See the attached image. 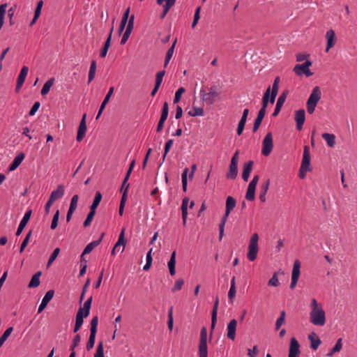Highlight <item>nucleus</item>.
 <instances>
[{
  "instance_id": "nucleus-27",
  "label": "nucleus",
  "mask_w": 357,
  "mask_h": 357,
  "mask_svg": "<svg viewBox=\"0 0 357 357\" xmlns=\"http://www.w3.org/2000/svg\"><path fill=\"white\" fill-rule=\"evenodd\" d=\"M258 245H248V258L250 261H254L257 258V252H258Z\"/></svg>"
},
{
  "instance_id": "nucleus-47",
  "label": "nucleus",
  "mask_w": 357,
  "mask_h": 357,
  "mask_svg": "<svg viewBox=\"0 0 357 357\" xmlns=\"http://www.w3.org/2000/svg\"><path fill=\"white\" fill-rule=\"evenodd\" d=\"M173 144H174V140L172 139H169L165 143V149H164V154L162 156V162H164V161L165 160L166 156H167L168 152L169 151L170 149L172 148Z\"/></svg>"
},
{
  "instance_id": "nucleus-57",
  "label": "nucleus",
  "mask_w": 357,
  "mask_h": 357,
  "mask_svg": "<svg viewBox=\"0 0 357 357\" xmlns=\"http://www.w3.org/2000/svg\"><path fill=\"white\" fill-rule=\"evenodd\" d=\"M176 1V0H157L156 2L158 5L172 8L175 4Z\"/></svg>"
},
{
  "instance_id": "nucleus-24",
  "label": "nucleus",
  "mask_w": 357,
  "mask_h": 357,
  "mask_svg": "<svg viewBox=\"0 0 357 357\" xmlns=\"http://www.w3.org/2000/svg\"><path fill=\"white\" fill-rule=\"evenodd\" d=\"M253 161L250 160L245 163L243 165V170L242 173V178L244 181H248L250 177V172L252 169Z\"/></svg>"
},
{
  "instance_id": "nucleus-22",
  "label": "nucleus",
  "mask_w": 357,
  "mask_h": 357,
  "mask_svg": "<svg viewBox=\"0 0 357 357\" xmlns=\"http://www.w3.org/2000/svg\"><path fill=\"white\" fill-rule=\"evenodd\" d=\"M64 187L63 185H59L56 190L52 192L50 199L52 202H54L60 198H61L64 195Z\"/></svg>"
},
{
  "instance_id": "nucleus-38",
  "label": "nucleus",
  "mask_w": 357,
  "mask_h": 357,
  "mask_svg": "<svg viewBox=\"0 0 357 357\" xmlns=\"http://www.w3.org/2000/svg\"><path fill=\"white\" fill-rule=\"evenodd\" d=\"M92 303V296L89 298L84 303L83 307H80L79 309H82L83 312L84 313V317H87L90 313V309Z\"/></svg>"
},
{
  "instance_id": "nucleus-23",
  "label": "nucleus",
  "mask_w": 357,
  "mask_h": 357,
  "mask_svg": "<svg viewBox=\"0 0 357 357\" xmlns=\"http://www.w3.org/2000/svg\"><path fill=\"white\" fill-rule=\"evenodd\" d=\"M219 305V299L218 297H216L215 301L213 304V310L211 312V331H213L215 328V324L217 322V314H218V308Z\"/></svg>"
},
{
  "instance_id": "nucleus-62",
  "label": "nucleus",
  "mask_w": 357,
  "mask_h": 357,
  "mask_svg": "<svg viewBox=\"0 0 357 357\" xmlns=\"http://www.w3.org/2000/svg\"><path fill=\"white\" fill-rule=\"evenodd\" d=\"M184 284V280L182 278H178L176 280L174 287L172 289V292L181 290Z\"/></svg>"
},
{
  "instance_id": "nucleus-39",
  "label": "nucleus",
  "mask_w": 357,
  "mask_h": 357,
  "mask_svg": "<svg viewBox=\"0 0 357 357\" xmlns=\"http://www.w3.org/2000/svg\"><path fill=\"white\" fill-rule=\"evenodd\" d=\"M54 82V78H51L47 80L43 85L41 90V95L45 96L47 94L50 90V88L52 86Z\"/></svg>"
},
{
  "instance_id": "nucleus-59",
  "label": "nucleus",
  "mask_w": 357,
  "mask_h": 357,
  "mask_svg": "<svg viewBox=\"0 0 357 357\" xmlns=\"http://www.w3.org/2000/svg\"><path fill=\"white\" fill-rule=\"evenodd\" d=\"M59 252H60L59 248H56L54 250L53 252L52 253V255L47 261V267L50 266V265L52 264V262L56 259Z\"/></svg>"
},
{
  "instance_id": "nucleus-4",
  "label": "nucleus",
  "mask_w": 357,
  "mask_h": 357,
  "mask_svg": "<svg viewBox=\"0 0 357 357\" xmlns=\"http://www.w3.org/2000/svg\"><path fill=\"white\" fill-rule=\"evenodd\" d=\"M200 96L203 101L208 105L213 104L219 96L215 87H211L208 92L204 90L200 91Z\"/></svg>"
},
{
  "instance_id": "nucleus-6",
  "label": "nucleus",
  "mask_w": 357,
  "mask_h": 357,
  "mask_svg": "<svg viewBox=\"0 0 357 357\" xmlns=\"http://www.w3.org/2000/svg\"><path fill=\"white\" fill-rule=\"evenodd\" d=\"M312 66V62L309 60H307L303 64H297L295 66L294 68V71L298 75H301L303 73L305 74L307 77H310L312 75L310 72L309 67Z\"/></svg>"
},
{
  "instance_id": "nucleus-28",
  "label": "nucleus",
  "mask_w": 357,
  "mask_h": 357,
  "mask_svg": "<svg viewBox=\"0 0 357 357\" xmlns=\"http://www.w3.org/2000/svg\"><path fill=\"white\" fill-rule=\"evenodd\" d=\"M270 184V180H267L264 183L261 185L260 188V193L259 195V199L261 202H266V195L268 192Z\"/></svg>"
},
{
  "instance_id": "nucleus-60",
  "label": "nucleus",
  "mask_w": 357,
  "mask_h": 357,
  "mask_svg": "<svg viewBox=\"0 0 357 357\" xmlns=\"http://www.w3.org/2000/svg\"><path fill=\"white\" fill-rule=\"evenodd\" d=\"M94 357H104V347L102 342L98 344Z\"/></svg>"
},
{
  "instance_id": "nucleus-43",
  "label": "nucleus",
  "mask_w": 357,
  "mask_h": 357,
  "mask_svg": "<svg viewBox=\"0 0 357 357\" xmlns=\"http://www.w3.org/2000/svg\"><path fill=\"white\" fill-rule=\"evenodd\" d=\"M96 71V61L93 60L91 62V66L89 72V83H90L95 77V74Z\"/></svg>"
},
{
  "instance_id": "nucleus-8",
  "label": "nucleus",
  "mask_w": 357,
  "mask_h": 357,
  "mask_svg": "<svg viewBox=\"0 0 357 357\" xmlns=\"http://www.w3.org/2000/svg\"><path fill=\"white\" fill-rule=\"evenodd\" d=\"M300 345L295 337H292L290 340L289 356L288 357H298L300 354Z\"/></svg>"
},
{
  "instance_id": "nucleus-17",
  "label": "nucleus",
  "mask_w": 357,
  "mask_h": 357,
  "mask_svg": "<svg viewBox=\"0 0 357 357\" xmlns=\"http://www.w3.org/2000/svg\"><path fill=\"white\" fill-rule=\"evenodd\" d=\"M249 114V109H245L243 112V115L238 122L236 132L238 135H241L244 130L245 125L247 121V118Z\"/></svg>"
},
{
  "instance_id": "nucleus-5",
  "label": "nucleus",
  "mask_w": 357,
  "mask_h": 357,
  "mask_svg": "<svg viewBox=\"0 0 357 357\" xmlns=\"http://www.w3.org/2000/svg\"><path fill=\"white\" fill-rule=\"evenodd\" d=\"M273 148V135L271 132H268L263 141H262V149H261V154L264 156H268L272 151Z\"/></svg>"
},
{
  "instance_id": "nucleus-55",
  "label": "nucleus",
  "mask_w": 357,
  "mask_h": 357,
  "mask_svg": "<svg viewBox=\"0 0 357 357\" xmlns=\"http://www.w3.org/2000/svg\"><path fill=\"white\" fill-rule=\"evenodd\" d=\"M95 214H96V211L90 210V212L87 215V217L83 223V225L84 227H86L90 225V224L91 223V222L93 219Z\"/></svg>"
},
{
  "instance_id": "nucleus-9",
  "label": "nucleus",
  "mask_w": 357,
  "mask_h": 357,
  "mask_svg": "<svg viewBox=\"0 0 357 357\" xmlns=\"http://www.w3.org/2000/svg\"><path fill=\"white\" fill-rule=\"evenodd\" d=\"M86 115L84 114L79 123L76 137L77 142H81L85 136L86 132Z\"/></svg>"
},
{
  "instance_id": "nucleus-56",
  "label": "nucleus",
  "mask_w": 357,
  "mask_h": 357,
  "mask_svg": "<svg viewBox=\"0 0 357 357\" xmlns=\"http://www.w3.org/2000/svg\"><path fill=\"white\" fill-rule=\"evenodd\" d=\"M80 340H81V337L79 334H77L74 338H73V343L72 344L70 345V350L71 352H75V349L76 347H77L80 342Z\"/></svg>"
},
{
  "instance_id": "nucleus-26",
  "label": "nucleus",
  "mask_w": 357,
  "mask_h": 357,
  "mask_svg": "<svg viewBox=\"0 0 357 357\" xmlns=\"http://www.w3.org/2000/svg\"><path fill=\"white\" fill-rule=\"evenodd\" d=\"M189 203V198L188 197H184L182 200L181 204V211H182V219H183V224L185 225L186 224V220L188 216V205Z\"/></svg>"
},
{
  "instance_id": "nucleus-51",
  "label": "nucleus",
  "mask_w": 357,
  "mask_h": 357,
  "mask_svg": "<svg viewBox=\"0 0 357 357\" xmlns=\"http://www.w3.org/2000/svg\"><path fill=\"white\" fill-rule=\"evenodd\" d=\"M285 319V312L282 311L280 313V317L276 320L275 322V330H279V328L281 327V326L284 324Z\"/></svg>"
},
{
  "instance_id": "nucleus-54",
  "label": "nucleus",
  "mask_w": 357,
  "mask_h": 357,
  "mask_svg": "<svg viewBox=\"0 0 357 357\" xmlns=\"http://www.w3.org/2000/svg\"><path fill=\"white\" fill-rule=\"evenodd\" d=\"M169 113V107H168V103L167 102H165L163 104V107L162 109L161 116L160 119L166 121L168 116Z\"/></svg>"
},
{
  "instance_id": "nucleus-34",
  "label": "nucleus",
  "mask_w": 357,
  "mask_h": 357,
  "mask_svg": "<svg viewBox=\"0 0 357 357\" xmlns=\"http://www.w3.org/2000/svg\"><path fill=\"white\" fill-rule=\"evenodd\" d=\"M41 275V272L38 271L31 278V281L29 284V288H35L40 285V277Z\"/></svg>"
},
{
  "instance_id": "nucleus-64",
  "label": "nucleus",
  "mask_w": 357,
  "mask_h": 357,
  "mask_svg": "<svg viewBox=\"0 0 357 357\" xmlns=\"http://www.w3.org/2000/svg\"><path fill=\"white\" fill-rule=\"evenodd\" d=\"M185 91L183 87H180L175 93L174 103H178L181 100V95Z\"/></svg>"
},
{
  "instance_id": "nucleus-29",
  "label": "nucleus",
  "mask_w": 357,
  "mask_h": 357,
  "mask_svg": "<svg viewBox=\"0 0 357 357\" xmlns=\"http://www.w3.org/2000/svg\"><path fill=\"white\" fill-rule=\"evenodd\" d=\"M24 158V154L23 153H20L18 154L13 160L12 163L9 167L10 171H13L17 168V167L21 164L22 160Z\"/></svg>"
},
{
  "instance_id": "nucleus-41",
  "label": "nucleus",
  "mask_w": 357,
  "mask_h": 357,
  "mask_svg": "<svg viewBox=\"0 0 357 357\" xmlns=\"http://www.w3.org/2000/svg\"><path fill=\"white\" fill-rule=\"evenodd\" d=\"M188 114L191 116H202L204 112L202 107L193 106L192 109L188 112Z\"/></svg>"
},
{
  "instance_id": "nucleus-11",
  "label": "nucleus",
  "mask_w": 357,
  "mask_h": 357,
  "mask_svg": "<svg viewBox=\"0 0 357 357\" xmlns=\"http://www.w3.org/2000/svg\"><path fill=\"white\" fill-rule=\"evenodd\" d=\"M294 119L296 122V128L298 130H302L305 119V110L301 109L295 112Z\"/></svg>"
},
{
  "instance_id": "nucleus-36",
  "label": "nucleus",
  "mask_w": 357,
  "mask_h": 357,
  "mask_svg": "<svg viewBox=\"0 0 357 357\" xmlns=\"http://www.w3.org/2000/svg\"><path fill=\"white\" fill-rule=\"evenodd\" d=\"M321 137L326 142L328 146H334L335 144V136L333 134L324 133Z\"/></svg>"
},
{
  "instance_id": "nucleus-45",
  "label": "nucleus",
  "mask_w": 357,
  "mask_h": 357,
  "mask_svg": "<svg viewBox=\"0 0 357 357\" xmlns=\"http://www.w3.org/2000/svg\"><path fill=\"white\" fill-rule=\"evenodd\" d=\"M236 206V200L232 197H227L226 199V210L231 211Z\"/></svg>"
},
{
  "instance_id": "nucleus-31",
  "label": "nucleus",
  "mask_w": 357,
  "mask_h": 357,
  "mask_svg": "<svg viewBox=\"0 0 357 357\" xmlns=\"http://www.w3.org/2000/svg\"><path fill=\"white\" fill-rule=\"evenodd\" d=\"M230 213H231V211H227V210L225 209V213L222 218L220 224L219 225V238H220V240H221L222 238V236L224 235L225 225L227 218Z\"/></svg>"
},
{
  "instance_id": "nucleus-21",
  "label": "nucleus",
  "mask_w": 357,
  "mask_h": 357,
  "mask_svg": "<svg viewBox=\"0 0 357 357\" xmlns=\"http://www.w3.org/2000/svg\"><path fill=\"white\" fill-rule=\"evenodd\" d=\"M265 114H266V110H264V108H261L259 109V111L258 112L257 116L254 121V125H253V128H252V130L254 132H255L260 127V125L263 121V119H264Z\"/></svg>"
},
{
  "instance_id": "nucleus-25",
  "label": "nucleus",
  "mask_w": 357,
  "mask_h": 357,
  "mask_svg": "<svg viewBox=\"0 0 357 357\" xmlns=\"http://www.w3.org/2000/svg\"><path fill=\"white\" fill-rule=\"evenodd\" d=\"M308 339L310 342V348L312 350H317L321 342L320 339L317 336L316 333L312 332L308 335Z\"/></svg>"
},
{
  "instance_id": "nucleus-53",
  "label": "nucleus",
  "mask_w": 357,
  "mask_h": 357,
  "mask_svg": "<svg viewBox=\"0 0 357 357\" xmlns=\"http://www.w3.org/2000/svg\"><path fill=\"white\" fill-rule=\"evenodd\" d=\"M96 335V333H90L89 338L88 342L86 344V349L88 351L91 350L94 346Z\"/></svg>"
},
{
  "instance_id": "nucleus-61",
  "label": "nucleus",
  "mask_w": 357,
  "mask_h": 357,
  "mask_svg": "<svg viewBox=\"0 0 357 357\" xmlns=\"http://www.w3.org/2000/svg\"><path fill=\"white\" fill-rule=\"evenodd\" d=\"M201 7H197L194 14V19L192 23V28H195L200 18Z\"/></svg>"
},
{
  "instance_id": "nucleus-33",
  "label": "nucleus",
  "mask_w": 357,
  "mask_h": 357,
  "mask_svg": "<svg viewBox=\"0 0 357 357\" xmlns=\"http://www.w3.org/2000/svg\"><path fill=\"white\" fill-rule=\"evenodd\" d=\"M129 13H130V8H128L126 10V11L124 12L123 15L121 19V23H120V26H119V34H121L125 29V26L128 21Z\"/></svg>"
},
{
  "instance_id": "nucleus-16",
  "label": "nucleus",
  "mask_w": 357,
  "mask_h": 357,
  "mask_svg": "<svg viewBox=\"0 0 357 357\" xmlns=\"http://www.w3.org/2000/svg\"><path fill=\"white\" fill-rule=\"evenodd\" d=\"M287 91H284L278 98V100H277V102H276V105H275V108L274 109V112L273 113V116H276L278 115L279 112H280L281 110V108L286 100V98H287Z\"/></svg>"
},
{
  "instance_id": "nucleus-58",
  "label": "nucleus",
  "mask_w": 357,
  "mask_h": 357,
  "mask_svg": "<svg viewBox=\"0 0 357 357\" xmlns=\"http://www.w3.org/2000/svg\"><path fill=\"white\" fill-rule=\"evenodd\" d=\"M278 85L276 84V83H273V86H272L271 95V98H270L271 103H272V104L274 103L275 99L278 94Z\"/></svg>"
},
{
  "instance_id": "nucleus-13",
  "label": "nucleus",
  "mask_w": 357,
  "mask_h": 357,
  "mask_svg": "<svg viewBox=\"0 0 357 357\" xmlns=\"http://www.w3.org/2000/svg\"><path fill=\"white\" fill-rule=\"evenodd\" d=\"M28 72H29V68L27 66H23L22 68L20 73L18 75L17 80V84H16V88H15V91L17 92L22 86V85L25 81L26 77L28 74Z\"/></svg>"
},
{
  "instance_id": "nucleus-2",
  "label": "nucleus",
  "mask_w": 357,
  "mask_h": 357,
  "mask_svg": "<svg viewBox=\"0 0 357 357\" xmlns=\"http://www.w3.org/2000/svg\"><path fill=\"white\" fill-rule=\"evenodd\" d=\"M321 92L320 88L319 86H315L313 88L307 100V111L309 114H312L314 110L315 107L321 99Z\"/></svg>"
},
{
  "instance_id": "nucleus-20",
  "label": "nucleus",
  "mask_w": 357,
  "mask_h": 357,
  "mask_svg": "<svg viewBox=\"0 0 357 357\" xmlns=\"http://www.w3.org/2000/svg\"><path fill=\"white\" fill-rule=\"evenodd\" d=\"M103 236H104V234H102L100 239L91 242L85 247V248L82 254V256H81L82 261H83V256L84 255L89 254L96 247H97L100 244V241H102V239L103 238Z\"/></svg>"
},
{
  "instance_id": "nucleus-46",
  "label": "nucleus",
  "mask_w": 357,
  "mask_h": 357,
  "mask_svg": "<svg viewBox=\"0 0 357 357\" xmlns=\"http://www.w3.org/2000/svg\"><path fill=\"white\" fill-rule=\"evenodd\" d=\"M270 91H271V88L270 86L266 89V92L264 93V95L263 96V99H262V107L261 108H264V110L266 109V107H267V105H268V100H269V97H270Z\"/></svg>"
},
{
  "instance_id": "nucleus-42",
  "label": "nucleus",
  "mask_w": 357,
  "mask_h": 357,
  "mask_svg": "<svg viewBox=\"0 0 357 357\" xmlns=\"http://www.w3.org/2000/svg\"><path fill=\"white\" fill-rule=\"evenodd\" d=\"M342 347V338H339L334 347L327 354L328 356H333L335 353L339 352Z\"/></svg>"
},
{
  "instance_id": "nucleus-49",
  "label": "nucleus",
  "mask_w": 357,
  "mask_h": 357,
  "mask_svg": "<svg viewBox=\"0 0 357 357\" xmlns=\"http://www.w3.org/2000/svg\"><path fill=\"white\" fill-rule=\"evenodd\" d=\"M255 198V189L251 187H248L245 194V199L248 201H253Z\"/></svg>"
},
{
  "instance_id": "nucleus-15",
  "label": "nucleus",
  "mask_w": 357,
  "mask_h": 357,
  "mask_svg": "<svg viewBox=\"0 0 357 357\" xmlns=\"http://www.w3.org/2000/svg\"><path fill=\"white\" fill-rule=\"evenodd\" d=\"M54 294V290H49L46 292L44 297L43 298V300L41 301V303L40 304L38 310V312H41L47 305L48 303L52 299Z\"/></svg>"
},
{
  "instance_id": "nucleus-10",
  "label": "nucleus",
  "mask_w": 357,
  "mask_h": 357,
  "mask_svg": "<svg viewBox=\"0 0 357 357\" xmlns=\"http://www.w3.org/2000/svg\"><path fill=\"white\" fill-rule=\"evenodd\" d=\"M237 327V321L231 319L227 326V336L231 340H234L236 338V331Z\"/></svg>"
},
{
  "instance_id": "nucleus-18",
  "label": "nucleus",
  "mask_w": 357,
  "mask_h": 357,
  "mask_svg": "<svg viewBox=\"0 0 357 357\" xmlns=\"http://www.w3.org/2000/svg\"><path fill=\"white\" fill-rule=\"evenodd\" d=\"M114 86H111L106 95V96L105 97L100 107V109H99V111L98 112V114L96 116V119H99V117L100 116L102 111L104 110L106 105L108 103L111 96H112L113 93H114Z\"/></svg>"
},
{
  "instance_id": "nucleus-48",
  "label": "nucleus",
  "mask_w": 357,
  "mask_h": 357,
  "mask_svg": "<svg viewBox=\"0 0 357 357\" xmlns=\"http://www.w3.org/2000/svg\"><path fill=\"white\" fill-rule=\"evenodd\" d=\"M84 318H86V317H84V313L83 312V310L79 309L76 314L75 323L82 326L83 322H84Z\"/></svg>"
},
{
  "instance_id": "nucleus-14",
  "label": "nucleus",
  "mask_w": 357,
  "mask_h": 357,
  "mask_svg": "<svg viewBox=\"0 0 357 357\" xmlns=\"http://www.w3.org/2000/svg\"><path fill=\"white\" fill-rule=\"evenodd\" d=\"M31 213H32V211L31 209L28 210L25 213V214L24 215V217L21 220V221L20 222V225L18 226V228L17 229V231H16V234H15L16 236H20L22 234L23 229L26 227L27 222H29V219L31 218Z\"/></svg>"
},
{
  "instance_id": "nucleus-35",
  "label": "nucleus",
  "mask_w": 357,
  "mask_h": 357,
  "mask_svg": "<svg viewBox=\"0 0 357 357\" xmlns=\"http://www.w3.org/2000/svg\"><path fill=\"white\" fill-rule=\"evenodd\" d=\"M176 43V39L174 40L173 44L172 45V46L169 48V50L167 52L165 59V63H164L165 68H166L167 66L170 59H172V57L173 56Z\"/></svg>"
},
{
  "instance_id": "nucleus-30",
  "label": "nucleus",
  "mask_w": 357,
  "mask_h": 357,
  "mask_svg": "<svg viewBox=\"0 0 357 357\" xmlns=\"http://www.w3.org/2000/svg\"><path fill=\"white\" fill-rule=\"evenodd\" d=\"M169 273L171 275H174L176 273V252L174 251L169 261L167 264Z\"/></svg>"
},
{
  "instance_id": "nucleus-12",
  "label": "nucleus",
  "mask_w": 357,
  "mask_h": 357,
  "mask_svg": "<svg viewBox=\"0 0 357 357\" xmlns=\"http://www.w3.org/2000/svg\"><path fill=\"white\" fill-rule=\"evenodd\" d=\"M326 52H328L335 43V33L333 29H329L326 33Z\"/></svg>"
},
{
  "instance_id": "nucleus-37",
  "label": "nucleus",
  "mask_w": 357,
  "mask_h": 357,
  "mask_svg": "<svg viewBox=\"0 0 357 357\" xmlns=\"http://www.w3.org/2000/svg\"><path fill=\"white\" fill-rule=\"evenodd\" d=\"M301 263L298 260H295L293 266L291 278L298 280L300 276Z\"/></svg>"
},
{
  "instance_id": "nucleus-7",
  "label": "nucleus",
  "mask_w": 357,
  "mask_h": 357,
  "mask_svg": "<svg viewBox=\"0 0 357 357\" xmlns=\"http://www.w3.org/2000/svg\"><path fill=\"white\" fill-rule=\"evenodd\" d=\"M310 148L307 146H304L303 159L301 162V168L302 170L310 171Z\"/></svg>"
},
{
  "instance_id": "nucleus-44",
  "label": "nucleus",
  "mask_w": 357,
  "mask_h": 357,
  "mask_svg": "<svg viewBox=\"0 0 357 357\" xmlns=\"http://www.w3.org/2000/svg\"><path fill=\"white\" fill-rule=\"evenodd\" d=\"M124 234H125V229H122V230L120 232L119 239L116 244L114 245V249H118L120 248L121 245H123L125 247L126 242L124 239Z\"/></svg>"
},
{
  "instance_id": "nucleus-40",
  "label": "nucleus",
  "mask_w": 357,
  "mask_h": 357,
  "mask_svg": "<svg viewBox=\"0 0 357 357\" xmlns=\"http://www.w3.org/2000/svg\"><path fill=\"white\" fill-rule=\"evenodd\" d=\"M102 199V195L101 193L98 191L96 192V195H95V197H94V199H93V202L90 207V210L91 211H96L97 207L98 206L100 201Z\"/></svg>"
},
{
  "instance_id": "nucleus-1",
  "label": "nucleus",
  "mask_w": 357,
  "mask_h": 357,
  "mask_svg": "<svg viewBox=\"0 0 357 357\" xmlns=\"http://www.w3.org/2000/svg\"><path fill=\"white\" fill-rule=\"evenodd\" d=\"M310 321L314 326H322L326 323V313L321 304L315 298L310 303Z\"/></svg>"
},
{
  "instance_id": "nucleus-32",
  "label": "nucleus",
  "mask_w": 357,
  "mask_h": 357,
  "mask_svg": "<svg viewBox=\"0 0 357 357\" xmlns=\"http://www.w3.org/2000/svg\"><path fill=\"white\" fill-rule=\"evenodd\" d=\"M230 213H231V211H227V210L225 209V213L222 218L220 224L219 225V238H220V240H221L222 238V236L224 235L225 225L227 218Z\"/></svg>"
},
{
  "instance_id": "nucleus-50",
  "label": "nucleus",
  "mask_w": 357,
  "mask_h": 357,
  "mask_svg": "<svg viewBox=\"0 0 357 357\" xmlns=\"http://www.w3.org/2000/svg\"><path fill=\"white\" fill-rule=\"evenodd\" d=\"M98 324V316H95L92 318V319L91 321L90 333H97Z\"/></svg>"
},
{
  "instance_id": "nucleus-52",
  "label": "nucleus",
  "mask_w": 357,
  "mask_h": 357,
  "mask_svg": "<svg viewBox=\"0 0 357 357\" xmlns=\"http://www.w3.org/2000/svg\"><path fill=\"white\" fill-rule=\"evenodd\" d=\"M31 230H30L26 235L24 239L23 240L21 245H20V252H22L25 248L26 247V245H28L29 243V239H30V237L31 236Z\"/></svg>"
},
{
  "instance_id": "nucleus-3",
  "label": "nucleus",
  "mask_w": 357,
  "mask_h": 357,
  "mask_svg": "<svg viewBox=\"0 0 357 357\" xmlns=\"http://www.w3.org/2000/svg\"><path fill=\"white\" fill-rule=\"evenodd\" d=\"M198 353L199 357H208L207 331L205 327L201 330Z\"/></svg>"
},
{
  "instance_id": "nucleus-63",
  "label": "nucleus",
  "mask_w": 357,
  "mask_h": 357,
  "mask_svg": "<svg viewBox=\"0 0 357 357\" xmlns=\"http://www.w3.org/2000/svg\"><path fill=\"white\" fill-rule=\"evenodd\" d=\"M268 284L269 286H273V287H278L280 285V282H279V280L278 278V275L276 273H275L273 275L272 278L268 280Z\"/></svg>"
},
{
  "instance_id": "nucleus-19",
  "label": "nucleus",
  "mask_w": 357,
  "mask_h": 357,
  "mask_svg": "<svg viewBox=\"0 0 357 357\" xmlns=\"http://www.w3.org/2000/svg\"><path fill=\"white\" fill-rule=\"evenodd\" d=\"M237 164L235 159L231 160L229 172L227 174V177L229 179H234L238 173Z\"/></svg>"
}]
</instances>
